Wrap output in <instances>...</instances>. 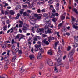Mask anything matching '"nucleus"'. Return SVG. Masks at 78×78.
<instances>
[{"label": "nucleus", "instance_id": "nucleus-64", "mask_svg": "<svg viewBox=\"0 0 78 78\" xmlns=\"http://www.w3.org/2000/svg\"><path fill=\"white\" fill-rule=\"evenodd\" d=\"M27 36H30V33H27L26 34Z\"/></svg>", "mask_w": 78, "mask_h": 78}, {"label": "nucleus", "instance_id": "nucleus-32", "mask_svg": "<svg viewBox=\"0 0 78 78\" xmlns=\"http://www.w3.org/2000/svg\"><path fill=\"white\" fill-rule=\"evenodd\" d=\"M19 48H16L15 50V53H17V52L19 51Z\"/></svg>", "mask_w": 78, "mask_h": 78}, {"label": "nucleus", "instance_id": "nucleus-29", "mask_svg": "<svg viewBox=\"0 0 78 78\" xmlns=\"http://www.w3.org/2000/svg\"><path fill=\"white\" fill-rule=\"evenodd\" d=\"M54 9V7H53V5H50V9Z\"/></svg>", "mask_w": 78, "mask_h": 78}, {"label": "nucleus", "instance_id": "nucleus-6", "mask_svg": "<svg viewBox=\"0 0 78 78\" xmlns=\"http://www.w3.org/2000/svg\"><path fill=\"white\" fill-rule=\"evenodd\" d=\"M20 38L19 39V41H20V40L22 39H23L25 37V35L21 34H20Z\"/></svg>", "mask_w": 78, "mask_h": 78}, {"label": "nucleus", "instance_id": "nucleus-7", "mask_svg": "<svg viewBox=\"0 0 78 78\" xmlns=\"http://www.w3.org/2000/svg\"><path fill=\"white\" fill-rule=\"evenodd\" d=\"M51 30L50 29V30H49L48 29L47 31H45V33L46 34H47V33H53V32L52 31H51Z\"/></svg>", "mask_w": 78, "mask_h": 78}, {"label": "nucleus", "instance_id": "nucleus-28", "mask_svg": "<svg viewBox=\"0 0 78 78\" xmlns=\"http://www.w3.org/2000/svg\"><path fill=\"white\" fill-rule=\"evenodd\" d=\"M61 18L62 20H63L65 19V17L63 16V15H62L61 16Z\"/></svg>", "mask_w": 78, "mask_h": 78}, {"label": "nucleus", "instance_id": "nucleus-15", "mask_svg": "<svg viewBox=\"0 0 78 78\" xmlns=\"http://www.w3.org/2000/svg\"><path fill=\"white\" fill-rule=\"evenodd\" d=\"M10 14H11V15H14V14L15 13V12H14V11L13 10H11L9 12Z\"/></svg>", "mask_w": 78, "mask_h": 78}, {"label": "nucleus", "instance_id": "nucleus-18", "mask_svg": "<svg viewBox=\"0 0 78 78\" xmlns=\"http://www.w3.org/2000/svg\"><path fill=\"white\" fill-rule=\"evenodd\" d=\"M20 16V13H18L17 14V16H16L15 17V19H18L19 18V17Z\"/></svg>", "mask_w": 78, "mask_h": 78}, {"label": "nucleus", "instance_id": "nucleus-36", "mask_svg": "<svg viewBox=\"0 0 78 78\" xmlns=\"http://www.w3.org/2000/svg\"><path fill=\"white\" fill-rule=\"evenodd\" d=\"M22 68V67L21 68L20 70V72L21 73H22V72H24V71H25V70L23 69Z\"/></svg>", "mask_w": 78, "mask_h": 78}, {"label": "nucleus", "instance_id": "nucleus-23", "mask_svg": "<svg viewBox=\"0 0 78 78\" xmlns=\"http://www.w3.org/2000/svg\"><path fill=\"white\" fill-rule=\"evenodd\" d=\"M8 28L7 26H4L3 27V31H6V28Z\"/></svg>", "mask_w": 78, "mask_h": 78}, {"label": "nucleus", "instance_id": "nucleus-31", "mask_svg": "<svg viewBox=\"0 0 78 78\" xmlns=\"http://www.w3.org/2000/svg\"><path fill=\"white\" fill-rule=\"evenodd\" d=\"M48 2L50 4H52L53 3V1L52 0H49Z\"/></svg>", "mask_w": 78, "mask_h": 78}, {"label": "nucleus", "instance_id": "nucleus-24", "mask_svg": "<svg viewBox=\"0 0 78 78\" xmlns=\"http://www.w3.org/2000/svg\"><path fill=\"white\" fill-rule=\"evenodd\" d=\"M1 47H2V48H5L6 47V45L5 44H2L1 45Z\"/></svg>", "mask_w": 78, "mask_h": 78}, {"label": "nucleus", "instance_id": "nucleus-61", "mask_svg": "<svg viewBox=\"0 0 78 78\" xmlns=\"http://www.w3.org/2000/svg\"><path fill=\"white\" fill-rule=\"evenodd\" d=\"M37 38L38 39H41V37L39 36H37Z\"/></svg>", "mask_w": 78, "mask_h": 78}, {"label": "nucleus", "instance_id": "nucleus-1", "mask_svg": "<svg viewBox=\"0 0 78 78\" xmlns=\"http://www.w3.org/2000/svg\"><path fill=\"white\" fill-rule=\"evenodd\" d=\"M41 16H38L37 17V19H35L34 18H31L30 21L29 20L28 21H29L31 25H33L35 24L36 21L37 20H37H39V19H41Z\"/></svg>", "mask_w": 78, "mask_h": 78}, {"label": "nucleus", "instance_id": "nucleus-34", "mask_svg": "<svg viewBox=\"0 0 78 78\" xmlns=\"http://www.w3.org/2000/svg\"><path fill=\"white\" fill-rule=\"evenodd\" d=\"M20 34H18L16 37V39H19L20 37Z\"/></svg>", "mask_w": 78, "mask_h": 78}, {"label": "nucleus", "instance_id": "nucleus-52", "mask_svg": "<svg viewBox=\"0 0 78 78\" xmlns=\"http://www.w3.org/2000/svg\"><path fill=\"white\" fill-rule=\"evenodd\" d=\"M55 9H56V10H57V11H58L59 10V7L56 6L55 7Z\"/></svg>", "mask_w": 78, "mask_h": 78}, {"label": "nucleus", "instance_id": "nucleus-35", "mask_svg": "<svg viewBox=\"0 0 78 78\" xmlns=\"http://www.w3.org/2000/svg\"><path fill=\"white\" fill-rule=\"evenodd\" d=\"M16 59V56H15L13 58H12V62H14V61H15V60Z\"/></svg>", "mask_w": 78, "mask_h": 78}, {"label": "nucleus", "instance_id": "nucleus-4", "mask_svg": "<svg viewBox=\"0 0 78 78\" xmlns=\"http://www.w3.org/2000/svg\"><path fill=\"white\" fill-rule=\"evenodd\" d=\"M47 63L49 66H53V62H52V61L51 60H48L47 62Z\"/></svg>", "mask_w": 78, "mask_h": 78}, {"label": "nucleus", "instance_id": "nucleus-37", "mask_svg": "<svg viewBox=\"0 0 78 78\" xmlns=\"http://www.w3.org/2000/svg\"><path fill=\"white\" fill-rule=\"evenodd\" d=\"M64 23V21H62V23H60L58 25V26L59 27H61V26H62V25L63 23Z\"/></svg>", "mask_w": 78, "mask_h": 78}, {"label": "nucleus", "instance_id": "nucleus-30", "mask_svg": "<svg viewBox=\"0 0 78 78\" xmlns=\"http://www.w3.org/2000/svg\"><path fill=\"white\" fill-rule=\"evenodd\" d=\"M48 27H49V24L48 23H47L46 24V25L45 26V28H48Z\"/></svg>", "mask_w": 78, "mask_h": 78}, {"label": "nucleus", "instance_id": "nucleus-3", "mask_svg": "<svg viewBox=\"0 0 78 78\" xmlns=\"http://www.w3.org/2000/svg\"><path fill=\"white\" fill-rule=\"evenodd\" d=\"M75 48H73L72 50L71 51L69 52V55L70 56V57L69 58V61H72V60H73V57L72 56L73 55V54L75 53Z\"/></svg>", "mask_w": 78, "mask_h": 78}, {"label": "nucleus", "instance_id": "nucleus-39", "mask_svg": "<svg viewBox=\"0 0 78 78\" xmlns=\"http://www.w3.org/2000/svg\"><path fill=\"white\" fill-rule=\"evenodd\" d=\"M57 61H58V62H60L61 61V58H58V59L57 60Z\"/></svg>", "mask_w": 78, "mask_h": 78}, {"label": "nucleus", "instance_id": "nucleus-16", "mask_svg": "<svg viewBox=\"0 0 78 78\" xmlns=\"http://www.w3.org/2000/svg\"><path fill=\"white\" fill-rule=\"evenodd\" d=\"M43 17H46L47 18V17H48V14L47 13H44L43 15Z\"/></svg>", "mask_w": 78, "mask_h": 78}, {"label": "nucleus", "instance_id": "nucleus-47", "mask_svg": "<svg viewBox=\"0 0 78 78\" xmlns=\"http://www.w3.org/2000/svg\"><path fill=\"white\" fill-rule=\"evenodd\" d=\"M8 66H5L4 67V69L5 70H7L8 69Z\"/></svg>", "mask_w": 78, "mask_h": 78}, {"label": "nucleus", "instance_id": "nucleus-59", "mask_svg": "<svg viewBox=\"0 0 78 78\" xmlns=\"http://www.w3.org/2000/svg\"><path fill=\"white\" fill-rule=\"evenodd\" d=\"M37 12L38 13H41V10L40 9L37 10Z\"/></svg>", "mask_w": 78, "mask_h": 78}, {"label": "nucleus", "instance_id": "nucleus-25", "mask_svg": "<svg viewBox=\"0 0 78 78\" xmlns=\"http://www.w3.org/2000/svg\"><path fill=\"white\" fill-rule=\"evenodd\" d=\"M73 46L74 47H77L78 46V44L76 43H75L74 45H73Z\"/></svg>", "mask_w": 78, "mask_h": 78}, {"label": "nucleus", "instance_id": "nucleus-9", "mask_svg": "<svg viewBox=\"0 0 78 78\" xmlns=\"http://www.w3.org/2000/svg\"><path fill=\"white\" fill-rule=\"evenodd\" d=\"M23 31L24 33H27V27L23 26L22 28Z\"/></svg>", "mask_w": 78, "mask_h": 78}, {"label": "nucleus", "instance_id": "nucleus-26", "mask_svg": "<svg viewBox=\"0 0 78 78\" xmlns=\"http://www.w3.org/2000/svg\"><path fill=\"white\" fill-rule=\"evenodd\" d=\"M4 4L5 5H4V7H5V8H6V6H9V5L8 3L5 2L4 3Z\"/></svg>", "mask_w": 78, "mask_h": 78}, {"label": "nucleus", "instance_id": "nucleus-11", "mask_svg": "<svg viewBox=\"0 0 78 78\" xmlns=\"http://www.w3.org/2000/svg\"><path fill=\"white\" fill-rule=\"evenodd\" d=\"M73 11L74 12H75L76 14H78V11L77 10V9L76 8H73Z\"/></svg>", "mask_w": 78, "mask_h": 78}, {"label": "nucleus", "instance_id": "nucleus-19", "mask_svg": "<svg viewBox=\"0 0 78 78\" xmlns=\"http://www.w3.org/2000/svg\"><path fill=\"white\" fill-rule=\"evenodd\" d=\"M60 65H61V66L63 67H64V65L61 63H58V65H56V66H60Z\"/></svg>", "mask_w": 78, "mask_h": 78}, {"label": "nucleus", "instance_id": "nucleus-33", "mask_svg": "<svg viewBox=\"0 0 78 78\" xmlns=\"http://www.w3.org/2000/svg\"><path fill=\"white\" fill-rule=\"evenodd\" d=\"M71 18L72 19V21H73V22H74L76 20V19L73 17V16H72Z\"/></svg>", "mask_w": 78, "mask_h": 78}, {"label": "nucleus", "instance_id": "nucleus-13", "mask_svg": "<svg viewBox=\"0 0 78 78\" xmlns=\"http://www.w3.org/2000/svg\"><path fill=\"white\" fill-rule=\"evenodd\" d=\"M73 28H75V29L76 30H78V26L73 25Z\"/></svg>", "mask_w": 78, "mask_h": 78}, {"label": "nucleus", "instance_id": "nucleus-21", "mask_svg": "<svg viewBox=\"0 0 78 78\" xmlns=\"http://www.w3.org/2000/svg\"><path fill=\"white\" fill-rule=\"evenodd\" d=\"M54 71L55 73H57L58 72V70L56 67H54Z\"/></svg>", "mask_w": 78, "mask_h": 78}, {"label": "nucleus", "instance_id": "nucleus-43", "mask_svg": "<svg viewBox=\"0 0 78 78\" xmlns=\"http://www.w3.org/2000/svg\"><path fill=\"white\" fill-rule=\"evenodd\" d=\"M35 47L36 48H39V47H41V45H36L35 46Z\"/></svg>", "mask_w": 78, "mask_h": 78}, {"label": "nucleus", "instance_id": "nucleus-63", "mask_svg": "<svg viewBox=\"0 0 78 78\" xmlns=\"http://www.w3.org/2000/svg\"><path fill=\"white\" fill-rule=\"evenodd\" d=\"M19 27H20V28H21V27H22V24H19Z\"/></svg>", "mask_w": 78, "mask_h": 78}, {"label": "nucleus", "instance_id": "nucleus-51", "mask_svg": "<svg viewBox=\"0 0 78 78\" xmlns=\"http://www.w3.org/2000/svg\"><path fill=\"white\" fill-rule=\"evenodd\" d=\"M52 12L53 13H55V12H56V10L55 9H52Z\"/></svg>", "mask_w": 78, "mask_h": 78}, {"label": "nucleus", "instance_id": "nucleus-42", "mask_svg": "<svg viewBox=\"0 0 78 78\" xmlns=\"http://www.w3.org/2000/svg\"><path fill=\"white\" fill-rule=\"evenodd\" d=\"M11 43H12V44H14L16 43V42H14V39L12 40Z\"/></svg>", "mask_w": 78, "mask_h": 78}, {"label": "nucleus", "instance_id": "nucleus-12", "mask_svg": "<svg viewBox=\"0 0 78 78\" xmlns=\"http://www.w3.org/2000/svg\"><path fill=\"white\" fill-rule=\"evenodd\" d=\"M38 31L39 32H41V33H44L45 30H44V29L42 28L39 29Z\"/></svg>", "mask_w": 78, "mask_h": 78}, {"label": "nucleus", "instance_id": "nucleus-17", "mask_svg": "<svg viewBox=\"0 0 78 78\" xmlns=\"http://www.w3.org/2000/svg\"><path fill=\"white\" fill-rule=\"evenodd\" d=\"M50 50V51L48 52V55H52L53 52V51H51V50Z\"/></svg>", "mask_w": 78, "mask_h": 78}, {"label": "nucleus", "instance_id": "nucleus-8", "mask_svg": "<svg viewBox=\"0 0 78 78\" xmlns=\"http://www.w3.org/2000/svg\"><path fill=\"white\" fill-rule=\"evenodd\" d=\"M58 42H56L55 44V45L53 46V48L55 50H56V47H57V45H58Z\"/></svg>", "mask_w": 78, "mask_h": 78}, {"label": "nucleus", "instance_id": "nucleus-57", "mask_svg": "<svg viewBox=\"0 0 78 78\" xmlns=\"http://www.w3.org/2000/svg\"><path fill=\"white\" fill-rule=\"evenodd\" d=\"M72 49V47L71 46H69V51L70 50Z\"/></svg>", "mask_w": 78, "mask_h": 78}, {"label": "nucleus", "instance_id": "nucleus-14", "mask_svg": "<svg viewBox=\"0 0 78 78\" xmlns=\"http://www.w3.org/2000/svg\"><path fill=\"white\" fill-rule=\"evenodd\" d=\"M74 38L75 39L74 41L75 42L78 41V36H74Z\"/></svg>", "mask_w": 78, "mask_h": 78}, {"label": "nucleus", "instance_id": "nucleus-58", "mask_svg": "<svg viewBox=\"0 0 78 78\" xmlns=\"http://www.w3.org/2000/svg\"><path fill=\"white\" fill-rule=\"evenodd\" d=\"M19 45H20V43H17V47H19Z\"/></svg>", "mask_w": 78, "mask_h": 78}, {"label": "nucleus", "instance_id": "nucleus-62", "mask_svg": "<svg viewBox=\"0 0 78 78\" xmlns=\"http://www.w3.org/2000/svg\"><path fill=\"white\" fill-rule=\"evenodd\" d=\"M23 15L24 16H27V13L26 12H24L23 13Z\"/></svg>", "mask_w": 78, "mask_h": 78}, {"label": "nucleus", "instance_id": "nucleus-48", "mask_svg": "<svg viewBox=\"0 0 78 78\" xmlns=\"http://www.w3.org/2000/svg\"><path fill=\"white\" fill-rule=\"evenodd\" d=\"M32 39L31 38H29V39L28 40V41L33 42V40H31Z\"/></svg>", "mask_w": 78, "mask_h": 78}, {"label": "nucleus", "instance_id": "nucleus-50", "mask_svg": "<svg viewBox=\"0 0 78 78\" xmlns=\"http://www.w3.org/2000/svg\"><path fill=\"white\" fill-rule=\"evenodd\" d=\"M42 36H43V37H47V35L45 34H43L42 35Z\"/></svg>", "mask_w": 78, "mask_h": 78}, {"label": "nucleus", "instance_id": "nucleus-55", "mask_svg": "<svg viewBox=\"0 0 78 78\" xmlns=\"http://www.w3.org/2000/svg\"><path fill=\"white\" fill-rule=\"evenodd\" d=\"M41 11L42 12H45V9H44L41 10Z\"/></svg>", "mask_w": 78, "mask_h": 78}, {"label": "nucleus", "instance_id": "nucleus-5", "mask_svg": "<svg viewBox=\"0 0 78 78\" xmlns=\"http://www.w3.org/2000/svg\"><path fill=\"white\" fill-rule=\"evenodd\" d=\"M46 41L47 39H44L42 41V42H43V43H44V44H46V45H49V43H48V42L47 41Z\"/></svg>", "mask_w": 78, "mask_h": 78}, {"label": "nucleus", "instance_id": "nucleus-38", "mask_svg": "<svg viewBox=\"0 0 78 78\" xmlns=\"http://www.w3.org/2000/svg\"><path fill=\"white\" fill-rule=\"evenodd\" d=\"M60 47H58V52H59V53H61V50H60Z\"/></svg>", "mask_w": 78, "mask_h": 78}, {"label": "nucleus", "instance_id": "nucleus-22", "mask_svg": "<svg viewBox=\"0 0 78 78\" xmlns=\"http://www.w3.org/2000/svg\"><path fill=\"white\" fill-rule=\"evenodd\" d=\"M31 42H32L30 41H29L28 42V45L29 46V48H31Z\"/></svg>", "mask_w": 78, "mask_h": 78}, {"label": "nucleus", "instance_id": "nucleus-49", "mask_svg": "<svg viewBox=\"0 0 78 78\" xmlns=\"http://www.w3.org/2000/svg\"><path fill=\"white\" fill-rule=\"evenodd\" d=\"M56 6L59 7V3H56Z\"/></svg>", "mask_w": 78, "mask_h": 78}, {"label": "nucleus", "instance_id": "nucleus-44", "mask_svg": "<svg viewBox=\"0 0 78 78\" xmlns=\"http://www.w3.org/2000/svg\"><path fill=\"white\" fill-rule=\"evenodd\" d=\"M18 53L19 54H22V51L21 50H19V51H18Z\"/></svg>", "mask_w": 78, "mask_h": 78}, {"label": "nucleus", "instance_id": "nucleus-60", "mask_svg": "<svg viewBox=\"0 0 78 78\" xmlns=\"http://www.w3.org/2000/svg\"><path fill=\"white\" fill-rule=\"evenodd\" d=\"M20 24L23 25V22H22V21H20Z\"/></svg>", "mask_w": 78, "mask_h": 78}, {"label": "nucleus", "instance_id": "nucleus-2", "mask_svg": "<svg viewBox=\"0 0 78 78\" xmlns=\"http://www.w3.org/2000/svg\"><path fill=\"white\" fill-rule=\"evenodd\" d=\"M39 51L38 53V56L37 58L38 59H41V58H42V56H41V55H42V53H44V49L41 48H40L39 49Z\"/></svg>", "mask_w": 78, "mask_h": 78}, {"label": "nucleus", "instance_id": "nucleus-45", "mask_svg": "<svg viewBox=\"0 0 78 78\" xmlns=\"http://www.w3.org/2000/svg\"><path fill=\"white\" fill-rule=\"evenodd\" d=\"M33 40L35 41H37V37H34V38L33 39Z\"/></svg>", "mask_w": 78, "mask_h": 78}, {"label": "nucleus", "instance_id": "nucleus-10", "mask_svg": "<svg viewBox=\"0 0 78 78\" xmlns=\"http://www.w3.org/2000/svg\"><path fill=\"white\" fill-rule=\"evenodd\" d=\"M29 57L31 60H32V59H34V56H33V55H29Z\"/></svg>", "mask_w": 78, "mask_h": 78}, {"label": "nucleus", "instance_id": "nucleus-54", "mask_svg": "<svg viewBox=\"0 0 78 78\" xmlns=\"http://www.w3.org/2000/svg\"><path fill=\"white\" fill-rule=\"evenodd\" d=\"M38 16V15H37V14H35L34 15V16L35 17H37Z\"/></svg>", "mask_w": 78, "mask_h": 78}, {"label": "nucleus", "instance_id": "nucleus-40", "mask_svg": "<svg viewBox=\"0 0 78 78\" xmlns=\"http://www.w3.org/2000/svg\"><path fill=\"white\" fill-rule=\"evenodd\" d=\"M55 17V14H52V15L51 16V18H53Z\"/></svg>", "mask_w": 78, "mask_h": 78}, {"label": "nucleus", "instance_id": "nucleus-41", "mask_svg": "<svg viewBox=\"0 0 78 78\" xmlns=\"http://www.w3.org/2000/svg\"><path fill=\"white\" fill-rule=\"evenodd\" d=\"M56 18H54L52 19V21L54 22H56Z\"/></svg>", "mask_w": 78, "mask_h": 78}, {"label": "nucleus", "instance_id": "nucleus-56", "mask_svg": "<svg viewBox=\"0 0 78 78\" xmlns=\"http://www.w3.org/2000/svg\"><path fill=\"white\" fill-rule=\"evenodd\" d=\"M66 55H65L63 58V60H65V59H66Z\"/></svg>", "mask_w": 78, "mask_h": 78}, {"label": "nucleus", "instance_id": "nucleus-20", "mask_svg": "<svg viewBox=\"0 0 78 78\" xmlns=\"http://www.w3.org/2000/svg\"><path fill=\"white\" fill-rule=\"evenodd\" d=\"M48 41L49 42H50V41H51L52 40H53L54 39V38L51 37H50L48 38Z\"/></svg>", "mask_w": 78, "mask_h": 78}, {"label": "nucleus", "instance_id": "nucleus-46", "mask_svg": "<svg viewBox=\"0 0 78 78\" xmlns=\"http://www.w3.org/2000/svg\"><path fill=\"white\" fill-rule=\"evenodd\" d=\"M57 36L58 37H60L61 36H60V35H59V32H58L57 33Z\"/></svg>", "mask_w": 78, "mask_h": 78}, {"label": "nucleus", "instance_id": "nucleus-27", "mask_svg": "<svg viewBox=\"0 0 78 78\" xmlns=\"http://www.w3.org/2000/svg\"><path fill=\"white\" fill-rule=\"evenodd\" d=\"M62 32H66V29L65 28H63L61 29Z\"/></svg>", "mask_w": 78, "mask_h": 78}, {"label": "nucleus", "instance_id": "nucleus-53", "mask_svg": "<svg viewBox=\"0 0 78 78\" xmlns=\"http://www.w3.org/2000/svg\"><path fill=\"white\" fill-rule=\"evenodd\" d=\"M6 23L7 24H9V20H8L6 21Z\"/></svg>", "mask_w": 78, "mask_h": 78}]
</instances>
